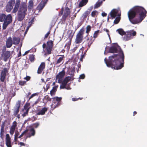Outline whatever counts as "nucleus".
I'll use <instances>...</instances> for the list:
<instances>
[{
	"mask_svg": "<svg viewBox=\"0 0 147 147\" xmlns=\"http://www.w3.org/2000/svg\"><path fill=\"white\" fill-rule=\"evenodd\" d=\"M102 15L103 17L106 16H107V14L105 12H102Z\"/></svg>",
	"mask_w": 147,
	"mask_h": 147,
	"instance_id": "e2e57ef3",
	"label": "nucleus"
},
{
	"mask_svg": "<svg viewBox=\"0 0 147 147\" xmlns=\"http://www.w3.org/2000/svg\"><path fill=\"white\" fill-rule=\"evenodd\" d=\"M30 132L28 137L30 138L31 136H34L35 134V131L33 128H31L30 129Z\"/></svg>",
	"mask_w": 147,
	"mask_h": 147,
	"instance_id": "c85d7f7f",
	"label": "nucleus"
},
{
	"mask_svg": "<svg viewBox=\"0 0 147 147\" xmlns=\"http://www.w3.org/2000/svg\"><path fill=\"white\" fill-rule=\"evenodd\" d=\"M28 9H32L33 7V2L32 0H30L28 2Z\"/></svg>",
	"mask_w": 147,
	"mask_h": 147,
	"instance_id": "2f4dec72",
	"label": "nucleus"
},
{
	"mask_svg": "<svg viewBox=\"0 0 147 147\" xmlns=\"http://www.w3.org/2000/svg\"><path fill=\"white\" fill-rule=\"evenodd\" d=\"M28 111H28V110L27 109V110H26L25 112H24V113L22 114V116L24 117L26 116V115L28 114Z\"/></svg>",
	"mask_w": 147,
	"mask_h": 147,
	"instance_id": "8fccbe9b",
	"label": "nucleus"
},
{
	"mask_svg": "<svg viewBox=\"0 0 147 147\" xmlns=\"http://www.w3.org/2000/svg\"><path fill=\"white\" fill-rule=\"evenodd\" d=\"M84 50V48H81L80 50V51H82V53L83 52V51ZM86 54V53H84L83 54L82 53V54L81 55V57L80 59V61H83V58H84V57L85 56Z\"/></svg>",
	"mask_w": 147,
	"mask_h": 147,
	"instance_id": "f704fd0d",
	"label": "nucleus"
},
{
	"mask_svg": "<svg viewBox=\"0 0 147 147\" xmlns=\"http://www.w3.org/2000/svg\"><path fill=\"white\" fill-rule=\"evenodd\" d=\"M12 40L13 44L17 45L19 44L20 40V38L19 37H13Z\"/></svg>",
	"mask_w": 147,
	"mask_h": 147,
	"instance_id": "b1692460",
	"label": "nucleus"
},
{
	"mask_svg": "<svg viewBox=\"0 0 147 147\" xmlns=\"http://www.w3.org/2000/svg\"><path fill=\"white\" fill-rule=\"evenodd\" d=\"M121 35L123 36L125 34V32L123 29L119 28L116 31Z\"/></svg>",
	"mask_w": 147,
	"mask_h": 147,
	"instance_id": "7c9ffc66",
	"label": "nucleus"
},
{
	"mask_svg": "<svg viewBox=\"0 0 147 147\" xmlns=\"http://www.w3.org/2000/svg\"><path fill=\"white\" fill-rule=\"evenodd\" d=\"M104 31H106L107 33V34L109 36V37H110V35H109V30L108 29H107L104 28Z\"/></svg>",
	"mask_w": 147,
	"mask_h": 147,
	"instance_id": "13d9d810",
	"label": "nucleus"
},
{
	"mask_svg": "<svg viewBox=\"0 0 147 147\" xmlns=\"http://www.w3.org/2000/svg\"><path fill=\"white\" fill-rule=\"evenodd\" d=\"M65 71L63 70L61 72H59L58 74L56 75V80H58V82L61 83L62 81L63 78L65 74Z\"/></svg>",
	"mask_w": 147,
	"mask_h": 147,
	"instance_id": "9d476101",
	"label": "nucleus"
},
{
	"mask_svg": "<svg viewBox=\"0 0 147 147\" xmlns=\"http://www.w3.org/2000/svg\"><path fill=\"white\" fill-rule=\"evenodd\" d=\"M35 55H31L29 56V59L31 62H33L35 60Z\"/></svg>",
	"mask_w": 147,
	"mask_h": 147,
	"instance_id": "e433bc0d",
	"label": "nucleus"
},
{
	"mask_svg": "<svg viewBox=\"0 0 147 147\" xmlns=\"http://www.w3.org/2000/svg\"><path fill=\"white\" fill-rule=\"evenodd\" d=\"M71 77L70 76H67L64 79L63 81L67 84V83L71 80Z\"/></svg>",
	"mask_w": 147,
	"mask_h": 147,
	"instance_id": "c9c22d12",
	"label": "nucleus"
},
{
	"mask_svg": "<svg viewBox=\"0 0 147 147\" xmlns=\"http://www.w3.org/2000/svg\"><path fill=\"white\" fill-rule=\"evenodd\" d=\"M47 110L48 108H47L44 107L40 110H38V112L37 113L36 115H44L45 113L47 111Z\"/></svg>",
	"mask_w": 147,
	"mask_h": 147,
	"instance_id": "6ab92c4d",
	"label": "nucleus"
},
{
	"mask_svg": "<svg viewBox=\"0 0 147 147\" xmlns=\"http://www.w3.org/2000/svg\"><path fill=\"white\" fill-rule=\"evenodd\" d=\"M44 88V91L45 92H47L48 90L50 88V85L48 84H47L46 86V88H45L44 87H43Z\"/></svg>",
	"mask_w": 147,
	"mask_h": 147,
	"instance_id": "49530a36",
	"label": "nucleus"
},
{
	"mask_svg": "<svg viewBox=\"0 0 147 147\" xmlns=\"http://www.w3.org/2000/svg\"><path fill=\"white\" fill-rule=\"evenodd\" d=\"M30 79V77L29 76H26V77L24 78V79L26 80L27 81H29Z\"/></svg>",
	"mask_w": 147,
	"mask_h": 147,
	"instance_id": "4d7b16f0",
	"label": "nucleus"
},
{
	"mask_svg": "<svg viewBox=\"0 0 147 147\" xmlns=\"http://www.w3.org/2000/svg\"><path fill=\"white\" fill-rule=\"evenodd\" d=\"M78 98H72V100L73 101H75L78 100Z\"/></svg>",
	"mask_w": 147,
	"mask_h": 147,
	"instance_id": "0e129e2a",
	"label": "nucleus"
},
{
	"mask_svg": "<svg viewBox=\"0 0 147 147\" xmlns=\"http://www.w3.org/2000/svg\"><path fill=\"white\" fill-rule=\"evenodd\" d=\"M91 30V27L90 25H88L86 27V33L88 34V35L86 36H88V34L89 32Z\"/></svg>",
	"mask_w": 147,
	"mask_h": 147,
	"instance_id": "58836bf2",
	"label": "nucleus"
},
{
	"mask_svg": "<svg viewBox=\"0 0 147 147\" xmlns=\"http://www.w3.org/2000/svg\"><path fill=\"white\" fill-rule=\"evenodd\" d=\"M19 84L21 86H24L26 84V81H23L20 80L19 82Z\"/></svg>",
	"mask_w": 147,
	"mask_h": 147,
	"instance_id": "79ce46f5",
	"label": "nucleus"
},
{
	"mask_svg": "<svg viewBox=\"0 0 147 147\" xmlns=\"http://www.w3.org/2000/svg\"><path fill=\"white\" fill-rule=\"evenodd\" d=\"M94 40V39L93 38V36H89L84 40V42L86 43V45H87L88 47V49L90 47L91 45L92 44Z\"/></svg>",
	"mask_w": 147,
	"mask_h": 147,
	"instance_id": "9b49d317",
	"label": "nucleus"
},
{
	"mask_svg": "<svg viewBox=\"0 0 147 147\" xmlns=\"http://www.w3.org/2000/svg\"><path fill=\"white\" fill-rule=\"evenodd\" d=\"M102 3V1L99 0L95 4L94 6V8L96 9L99 7Z\"/></svg>",
	"mask_w": 147,
	"mask_h": 147,
	"instance_id": "473e14b6",
	"label": "nucleus"
},
{
	"mask_svg": "<svg viewBox=\"0 0 147 147\" xmlns=\"http://www.w3.org/2000/svg\"><path fill=\"white\" fill-rule=\"evenodd\" d=\"M98 13V12L96 10H94L92 11L91 14V15L92 17H94Z\"/></svg>",
	"mask_w": 147,
	"mask_h": 147,
	"instance_id": "37998d69",
	"label": "nucleus"
},
{
	"mask_svg": "<svg viewBox=\"0 0 147 147\" xmlns=\"http://www.w3.org/2000/svg\"><path fill=\"white\" fill-rule=\"evenodd\" d=\"M48 0H42L38 5L37 9L39 11H41L45 5Z\"/></svg>",
	"mask_w": 147,
	"mask_h": 147,
	"instance_id": "ddd939ff",
	"label": "nucleus"
},
{
	"mask_svg": "<svg viewBox=\"0 0 147 147\" xmlns=\"http://www.w3.org/2000/svg\"><path fill=\"white\" fill-rule=\"evenodd\" d=\"M5 15L4 13L0 14V22L4 21Z\"/></svg>",
	"mask_w": 147,
	"mask_h": 147,
	"instance_id": "72a5a7b5",
	"label": "nucleus"
},
{
	"mask_svg": "<svg viewBox=\"0 0 147 147\" xmlns=\"http://www.w3.org/2000/svg\"><path fill=\"white\" fill-rule=\"evenodd\" d=\"M118 13L117 11L115 9H113L110 13V14L112 19L115 18Z\"/></svg>",
	"mask_w": 147,
	"mask_h": 147,
	"instance_id": "5701e85b",
	"label": "nucleus"
},
{
	"mask_svg": "<svg viewBox=\"0 0 147 147\" xmlns=\"http://www.w3.org/2000/svg\"><path fill=\"white\" fill-rule=\"evenodd\" d=\"M21 101L18 100L16 103V107L13 113V115L16 116L19 112V109L20 107Z\"/></svg>",
	"mask_w": 147,
	"mask_h": 147,
	"instance_id": "dca6fc26",
	"label": "nucleus"
},
{
	"mask_svg": "<svg viewBox=\"0 0 147 147\" xmlns=\"http://www.w3.org/2000/svg\"><path fill=\"white\" fill-rule=\"evenodd\" d=\"M6 144L7 147H11V142L9 135H6Z\"/></svg>",
	"mask_w": 147,
	"mask_h": 147,
	"instance_id": "412c9836",
	"label": "nucleus"
},
{
	"mask_svg": "<svg viewBox=\"0 0 147 147\" xmlns=\"http://www.w3.org/2000/svg\"><path fill=\"white\" fill-rule=\"evenodd\" d=\"M16 126L17 122L16 121H14L10 128L9 132L11 135H13V134Z\"/></svg>",
	"mask_w": 147,
	"mask_h": 147,
	"instance_id": "a211bd4d",
	"label": "nucleus"
},
{
	"mask_svg": "<svg viewBox=\"0 0 147 147\" xmlns=\"http://www.w3.org/2000/svg\"><path fill=\"white\" fill-rule=\"evenodd\" d=\"M29 52V51H26L25 52V53H24V54L23 55V56H24V55L27 54H28V53Z\"/></svg>",
	"mask_w": 147,
	"mask_h": 147,
	"instance_id": "69168bd1",
	"label": "nucleus"
},
{
	"mask_svg": "<svg viewBox=\"0 0 147 147\" xmlns=\"http://www.w3.org/2000/svg\"><path fill=\"white\" fill-rule=\"evenodd\" d=\"M11 55L10 51H7L4 54V60L6 61Z\"/></svg>",
	"mask_w": 147,
	"mask_h": 147,
	"instance_id": "393cba45",
	"label": "nucleus"
},
{
	"mask_svg": "<svg viewBox=\"0 0 147 147\" xmlns=\"http://www.w3.org/2000/svg\"><path fill=\"white\" fill-rule=\"evenodd\" d=\"M58 87V86H55L53 87L52 89L50 91V94L51 96L55 95Z\"/></svg>",
	"mask_w": 147,
	"mask_h": 147,
	"instance_id": "a878e982",
	"label": "nucleus"
},
{
	"mask_svg": "<svg viewBox=\"0 0 147 147\" xmlns=\"http://www.w3.org/2000/svg\"><path fill=\"white\" fill-rule=\"evenodd\" d=\"M20 1L19 0H17L15 6L13 10L12 13H16L18 11L17 14V20L18 21H22L25 18L26 15L27 7L26 3L25 2L22 3L19 7Z\"/></svg>",
	"mask_w": 147,
	"mask_h": 147,
	"instance_id": "7ed1b4c3",
	"label": "nucleus"
},
{
	"mask_svg": "<svg viewBox=\"0 0 147 147\" xmlns=\"http://www.w3.org/2000/svg\"><path fill=\"white\" fill-rule=\"evenodd\" d=\"M84 34V30L81 29L76 36L75 42L76 44H79L81 43L83 39V35Z\"/></svg>",
	"mask_w": 147,
	"mask_h": 147,
	"instance_id": "423d86ee",
	"label": "nucleus"
},
{
	"mask_svg": "<svg viewBox=\"0 0 147 147\" xmlns=\"http://www.w3.org/2000/svg\"><path fill=\"white\" fill-rule=\"evenodd\" d=\"M40 99H38L33 104V105L34 106L36 105V104L38 103L40 101Z\"/></svg>",
	"mask_w": 147,
	"mask_h": 147,
	"instance_id": "864d4df0",
	"label": "nucleus"
},
{
	"mask_svg": "<svg viewBox=\"0 0 147 147\" xmlns=\"http://www.w3.org/2000/svg\"><path fill=\"white\" fill-rule=\"evenodd\" d=\"M51 99H52V98H50L49 96L48 95H46L44 97V99L47 102L51 101Z\"/></svg>",
	"mask_w": 147,
	"mask_h": 147,
	"instance_id": "c03bdc74",
	"label": "nucleus"
},
{
	"mask_svg": "<svg viewBox=\"0 0 147 147\" xmlns=\"http://www.w3.org/2000/svg\"><path fill=\"white\" fill-rule=\"evenodd\" d=\"M45 62H42L39 66L37 71L38 74L42 73V71H44L45 67Z\"/></svg>",
	"mask_w": 147,
	"mask_h": 147,
	"instance_id": "2eb2a0df",
	"label": "nucleus"
},
{
	"mask_svg": "<svg viewBox=\"0 0 147 147\" xmlns=\"http://www.w3.org/2000/svg\"><path fill=\"white\" fill-rule=\"evenodd\" d=\"M12 17L11 14H8L6 16H5V18L4 21L10 24L12 22Z\"/></svg>",
	"mask_w": 147,
	"mask_h": 147,
	"instance_id": "4be33fe9",
	"label": "nucleus"
},
{
	"mask_svg": "<svg viewBox=\"0 0 147 147\" xmlns=\"http://www.w3.org/2000/svg\"><path fill=\"white\" fill-rule=\"evenodd\" d=\"M109 52L111 53L119 52V54L109 56L108 60L105 58L104 61L107 66L114 69H121L124 66V56L120 47L118 45L112 46L109 49Z\"/></svg>",
	"mask_w": 147,
	"mask_h": 147,
	"instance_id": "f257e3e1",
	"label": "nucleus"
},
{
	"mask_svg": "<svg viewBox=\"0 0 147 147\" xmlns=\"http://www.w3.org/2000/svg\"><path fill=\"white\" fill-rule=\"evenodd\" d=\"M88 0H82L79 4V7H82L88 3Z\"/></svg>",
	"mask_w": 147,
	"mask_h": 147,
	"instance_id": "c756f323",
	"label": "nucleus"
},
{
	"mask_svg": "<svg viewBox=\"0 0 147 147\" xmlns=\"http://www.w3.org/2000/svg\"><path fill=\"white\" fill-rule=\"evenodd\" d=\"M50 34V31H48L47 33L45 35V36L44 37V38H47L48 36Z\"/></svg>",
	"mask_w": 147,
	"mask_h": 147,
	"instance_id": "5fc2aeb1",
	"label": "nucleus"
},
{
	"mask_svg": "<svg viewBox=\"0 0 147 147\" xmlns=\"http://www.w3.org/2000/svg\"><path fill=\"white\" fill-rule=\"evenodd\" d=\"M91 11V10H90L89 11H86L85 12H84L82 14L81 18H82V19L84 20L86 19V18L88 16L90 13Z\"/></svg>",
	"mask_w": 147,
	"mask_h": 147,
	"instance_id": "cd10ccee",
	"label": "nucleus"
},
{
	"mask_svg": "<svg viewBox=\"0 0 147 147\" xmlns=\"http://www.w3.org/2000/svg\"><path fill=\"white\" fill-rule=\"evenodd\" d=\"M78 48V47L77 46H76V47H74L72 49V51L73 52H74Z\"/></svg>",
	"mask_w": 147,
	"mask_h": 147,
	"instance_id": "680f3d73",
	"label": "nucleus"
},
{
	"mask_svg": "<svg viewBox=\"0 0 147 147\" xmlns=\"http://www.w3.org/2000/svg\"><path fill=\"white\" fill-rule=\"evenodd\" d=\"M19 135V133L18 131L15 132V138L18 137V136Z\"/></svg>",
	"mask_w": 147,
	"mask_h": 147,
	"instance_id": "6e6d98bb",
	"label": "nucleus"
},
{
	"mask_svg": "<svg viewBox=\"0 0 147 147\" xmlns=\"http://www.w3.org/2000/svg\"><path fill=\"white\" fill-rule=\"evenodd\" d=\"M4 23L3 24V30H5L7 26L10 24L9 23H7V22H5V21H4Z\"/></svg>",
	"mask_w": 147,
	"mask_h": 147,
	"instance_id": "ea45409f",
	"label": "nucleus"
},
{
	"mask_svg": "<svg viewBox=\"0 0 147 147\" xmlns=\"http://www.w3.org/2000/svg\"><path fill=\"white\" fill-rule=\"evenodd\" d=\"M5 125L4 123L2 124L1 126V131H2L4 129Z\"/></svg>",
	"mask_w": 147,
	"mask_h": 147,
	"instance_id": "052dcab7",
	"label": "nucleus"
},
{
	"mask_svg": "<svg viewBox=\"0 0 147 147\" xmlns=\"http://www.w3.org/2000/svg\"><path fill=\"white\" fill-rule=\"evenodd\" d=\"M70 14V11L69 8L68 7H65L63 14L61 19V22L63 24L65 23V21L67 17Z\"/></svg>",
	"mask_w": 147,
	"mask_h": 147,
	"instance_id": "0eeeda50",
	"label": "nucleus"
},
{
	"mask_svg": "<svg viewBox=\"0 0 147 147\" xmlns=\"http://www.w3.org/2000/svg\"><path fill=\"white\" fill-rule=\"evenodd\" d=\"M147 12L143 7L135 6L130 9L127 13L129 21L133 24L140 23L146 16Z\"/></svg>",
	"mask_w": 147,
	"mask_h": 147,
	"instance_id": "f03ea898",
	"label": "nucleus"
},
{
	"mask_svg": "<svg viewBox=\"0 0 147 147\" xmlns=\"http://www.w3.org/2000/svg\"><path fill=\"white\" fill-rule=\"evenodd\" d=\"M53 46V41L50 40L47 42V45L45 43H44L43 44L42 46V48L44 49L46 48L45 49L48 55H49L51 53L52 48Z\"/></svg>",
	"mask_w": 147,
	"mask_h": 147,
	"instance_id": "39448f33",
	"label": "nucleus"
},
{
	"mask_svg": "<svg viewBox=\"0 0 147 147\" xmlns=\"http://www.w3.org/2000/svg\"><path fill=\"white\" fill-rule=\"evenodd\" d=\"M29 104H26L25 105L24 107V109L27 110V109L28 110V111H29V108H28V107L29 106Z\"/></svg>",
	"mask_w": 147,
	"mask_h": 147,
	"instance_id": "09e8293b",
	"label": "nucleus"
},
{
	"mask_svg": "<svg viewBox=\"0 0 147 147\" xmlns=\"http://www.w3.org/2000/svg\"><path fill=\"white\" fill-rule=\"evenodd\" d=\"M74 33H73L72 32V31H71L69 36V38L70 40H69V42H67L65 46V47H67V49L68 50H69L70 48V46L71 43V39L73 37L74 35Z\"/></svg>",
	"mask_w": 147,
	"mask_h": 147,
	"instance_id": "4468645a",
	"label": "nucleus"
},
{
	"mask_svg": "<svg viewBox=\"0 0 147 147\" xmlns=\"http://www.w3.org/2000/svg\"><path fill=\"white\" fill-rule=\"evenodd\" d=\"M37 95H38V94L37 93L32 94L29 98L28 100V101H29L30 100V99L31 98H33L34 96Z\"/></svg>",
	"mask_w": 147,
	"mask_h": 147,
	"instance_id": "de8ad7c7",
	"label": "nucleus"
},
{
	"mask_svg": "<svg viewBox=\"0 0 147 147\" xmlns=\"http://www.w3.org/2000/svg\"><path fill=\"white\" fill-rule=\"evenodd\" d=\"M8 72V69L7 68L5 67L2 71L0 74V79L1 82H4L7 73Z\"/></svg>",
	"mask_w": 147,
	"mask_h": 147,
	"instance_id": "1a4fd4ad",
	"label": "nucleus"
},
{
	"mask_svg": "<svg viewBox=\"0 0 147 147\" xmlns=\"http://www.w3.org/2000/svg\"><path fill=\"white\" fill-rule=\"evenodd\" d=\"M39 125V123H35L33 124V127L35 128H37Z\"/></svg>",
	"mask_w": 147,
	"mask_h": 147,
	"instance_id": "603ef678",
	"label": "nucleus"
},
{
	"mask_svg": "<svg viewBox=\"0 0 147 147\" xmlns=\"http://www.w3.org/2000/svg\"><path fill=\"white\" fill-rule=\"evenodd\" d=\"M57 57V59L55 62V64H62L65 58L64 55H58L56 56V58Z\"/></svg>",
	"mask_w": 147,
	"mask_h": 147,
	"instance_id": "f8f14e48",
	"label": "nucleus"
},
{
	"mask_svg": "<svg viewBox=\"0 0 147 147\" xmlns=\"http://www.w3.org/2000/svg\"><path fill=\"white\" fill-rule=\"evenodd\" d=\"M28 131V130L27 129L25 130L19 137L18 138H20L22 137Z\"/></svg>",
	"mask_w": 147,
	"mask_h": 147,
	"instance_id": "a18cd8bd",
	"label": "nucleus"
},
{
	"mask_svg": "<svg viewBox=\"0 0 147 147\" xmlns=\"http://www.w3.org/2000/svg\"><path fill=\"white\" fill-rule=\"evenodd\" d=\"M85 77V75L84 74H82L79 77L80 79H83Z\"/></svg>",
	"mask_w": 147,
	"mask_h": 147,
	"instance_id": "3c124183",
	"label": "nucleus"
},
{
	"mask_svg": "<svg viewBox=\"0 0 147 147\" xmlns=\"http://www.w3.org/2000/svg\"><path fill=\"white\" fill-rule=\"evenodd\" d=\"M120 20V17H117L116 18L114 21V23L115 24H117L119 22Z\"/></svg>",
	"mask_w": 147,
	"mask_h": 147,
	"instance_id": "a19ab883",
	"label": "nucleus"
},
{
	"mask_svg": "<svg viewBox=\"0 0 147 147\" xmlns=\"http://www.w3.org/2000/svg\"><path fill=\"white\" fill-rule=\"evenodd\" d=\"M52 99H53V100L54 101L56 100V101H57V103L56 105L53 108V109H55L57 107H58L59 105H60V103L59 102L61 100L62 98L59 97L57 96L52 98Z\"/></svg>",
	"mask_w": 147,
	"mask_h": 147,
	"instance_id": "aec40b11",
	"label": "nucleus"
},
{
	"mask_svg": "<svg viewBox=\"0 0 147 147\" xmlns=\"http://www.w3.org/2000/svg\"><path fill=\"white\" fill-rule=\"evenodd\" d=\"M63 8H62L61 9V10L60 11V13L59 14V16H61L63 14Z\"/></svg>",
	"mask_w": 147,
	"mask_h": 147,
	"instance_id": "bf43d9fd",
	"label": "nucleus"
},
{
	"mask_svg": "<svg viewBox=\"0 0 147 147\" xmlns=\"http://www.w3.org/2000/svg\"><path fill=\"white\" fill-rule=\"evenodd\" d=\"M136 32L134 30L127 31L123 37V40L126 41L131 40L133 38V36L136 35Z\"/></svg>",
	"mask_w": 147,
	"mask_h": 147,
	"instance_id": "20e7f679",
	"label": "nucleus"
},
{
	"mask_svg": "<svg viewBox=\"0 0 147 147\" xmlns=\"http://www.w3.org/2000/svg\"><path fill=\"white\" fill-rule=\"evenodd\" d=\"M99 32V30H98L97 31L94 32V33L93 34V38H94V39H95V38L97 37L98 35V34Z\"/></svg>",
	"mask_w": 147,
	"mask_h": 147,
	"instance_id": "4c0bfd02",
	"label": "nucleus"
},
{
	"mask_svg": "<svg viewBox=\"0 0 147 147\" xmlns=\"http://www.w3.org/2000/svg\"><path fill=\"white\" fill-rule=\"evenodd\" d=\"M15 2V0H10L8 2L6 7L7 12H9L11 11Z\"/></svg>",
	"mask_w": 147,
	"mask_h": 147,
	"instance_id": "6e6552de",
	"label": "nucleus"
},
{
	"mask_svg": "<svg viewBox=\"0 0 147 147\" xmlns=\"http://www.w3.org/2000/svg\"><path fill=\"white\" fill-rule=\"evenodd\" d=\"M13 44L12 38L11 37H8L6 39V46L7 48H10Z\"/></svg>",
	"mask_w": 147,
	"mask_h": 147,
	"instance_id": "f3484780",
	"label": "nucleus"
},
{
	"mask_svg": "<svg viewBox=\"0 0 147 147\" xmlns=\"http://www.w3.org/2000/svg\"><path fill=\"white\" fill-rule=\"evenodd\" d=\"M61 83V84L60 86V89H64L65 88L67 89H70L71 88L69 87H66V86L67 84L65 82L63 81H62Z\"/></svg>",
	"mask_w": 147,
	"mask_h": 147,
	"instance_id": "bb28decb",
	"label": "nucleus"
},
{
	"mask_svg": "<svg viewBox=\"0 0 147 147\" xmlns=\"http://www.w3.org/2000/svg\"><path fill=\"white\" fill-rule=\"evenodd\" d=\"M78 69L80 68L81 67V65L80 64V63H79L78 65Z\"/></svg>",
	"mask_w": 147,
	"mask_h": 147,
	"instance_id": "338daca9",
	"label": "nucleus"
},
{
	"mask_svg": "<svg viewBox=\"0 0 147 147\" xmlns=\"http://www.w3.org/2000/svg\"><path fill=\"white\" fill-rule=\"evenodd\" d=\"M30 94H31V93H30V92H28V94H27V95L26 97H27V98H28V96H29L30 95Z\"/></svg>",
	"mask_w": 147,
	"mask_h": 147,
	"instance_id": "774afa93",
	"label": "nucleus"
}]
</instances>
